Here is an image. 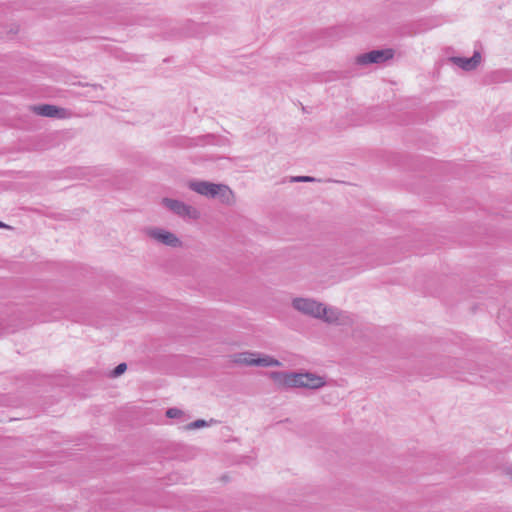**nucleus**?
Masks as SVG:
<instances>
[{
    "mask_svg": "<svg viewBox=\"0 0 512 512\" xmlns=\"http://www.w3.org/2000/svg\"><path fill=\"white\" fill-rule=\"evenodd\" d=\"M269 377L280 388H302L303 372L272 371Z\"/></svg>",
    "mask_w": 512,
    "mask_h": 512,
    "instance_id": "3",
    "label": "nucleus"
},
{
    "mask_svg": "<svg viewBox=\"0 0 512 512\" xmlns=\"http://www.w3.org/2000/svg\"><path fill=\"white\" fill-rule=\"evenodd\" d=\"M126 369H127L126 363H120L112 371V376L118 377V376L122 375L126 371Z\"/></svg>",
    "mask_w": 512,
    "mask_h": 512,
    "instance_id": "14",
    "label": "nucleus"
},
{
    "mask_svg": "<svg viewBox=\"0 0 512 512\" xmlns=\"http://www.w3.org/2000/svg\"><path fill=\"white\" fill-rule=\"evenodd\" d=\"M147 236H149L151 239L169 246L173 248H178L182 246V241L172 232L167 231L162 228H148L146 230Z\"/></svg>",
    "mask_w": 512,
    "mask_h": 512,
    "instance_id": "6",
    "label": "nucleus"
},
{
    "mask_svg": "<svg viewBox=\"0 0 512 512\" xmlns=\"http://www.w3.org/2000/svg\"><path fill=\"white\" fill-rule=\"evenodd\" d=\"M303 376H308L307 378L303 377L302 388L307 389H319L325 386L326 381L323 377L312 373V372H303Z\"/></svg>",
    "mask_w": 512,
    "mask_h": 512,
    "instance_id": "10",
    "label": "nucleus"
},
{
    "mask_svg": "<svg viewBox=\"0 0 512 512\" xmlns=\"http://www.w3.org/2000/svg\"><path fill=\"white\" fill-rule=\"evenodd\" d=\"M342 312L333 307H326L324 304H322V310H320V317L318 319L323 320L324 322L328 324H342L341 321Z\"/></svg>",
    "mask_w": 512,
    "mask_h": 512,
    "instance_id": "8",
    "label": "nucleus"
},
{
    "mask_svg": "<svg viewBox=\"0 0 512 512\" xmlns=\"http://www.w3.org/2000/svg\"><path fill=\"white\" fill-rule=\"evenodd\" d=\"M257 355L258 353L253 352L238 353L234 355L233 362L236 364H242L246 366H254V364H252L251 362L256 360Z\"/></svg>",
    "mask_w": 512,
    "mask_h": 512,
    "instance_id": "12",
    "label": "nucleus"
},
{
    "mask_svg": "<svg viewBox=\"0 0 512 512\" xmlns=\"http://www.w3.org/2000/svg\"><path fill=\"white\" fill-rule=\"evenodd\" d=\"M292 307L304 315L317 319L320 317L322 303L311 298L297 297L292 300Z\"/></svg>",
    "mask_w": 512,
    "mask_h": 512,
    "instance_id": "5",
    "label": "nucleus"
},
{
    "mask_svg": "<svg viewBox=\"0 0 512 512\" xmlns=\"http://www.w3.org/2000/svg\"><path fill=\"white\" fill-rule=\"evenodd\" d=\"M183 415V411L178 408H169L166 411V416L168 418H178Z\"/></svg>",
    "mask_w": 512,
    "mask_h": 512,
    "instance_id": "15",
    "label": "nucleus"
},
{
    "mask_svg": "<svg viewBox=\"0 0 512 512\" xmlns=\"http://www.w3.org/2000/svg\"><path fill=\"white\" fill-rule=\"evenodd\" d=\"M450 61L465 71L474 70L481 62V54L475 51L473 56L470 58L464 57H451Z\"/></svg>",
    "mask_w": 512,
    "mask_h": 512,
    "instance_id": "7",
    "label": "nucleus"
},
{
    "mask_svg": "<svg viewBox=\"0 0 512 512\" xmlns=\"http://www.w3.org/2000/svg\"><path fill=\"white\" fill-rule=\"evenodd\" d=\"M208 426V422L203 419L195 420L185 426L187 430L199 429Z\"/></svg>",
    "mask_w": 512,
    "mask_h": 512,
    "instance_id": "13",
    "label": "nucleus"
},
{
    "mask_svg": "<svg viewBox=\"0 0 512 512\" xmlns=\"http://www.w3.org/2000/svg\"><path fill=\"white\" fill-rule=\"evenodd\" d=\"M251 363L258 367H279L282 365L279 360L269 355H261L259 353L256 356V360Z\"/></svg>",
    "mask_w": 512,
    "mask_h": 512,
    "instance_id": "11",
    "label": "nucleus"
},
{
    "mask_svg": "<svg viewBox=\"0 0 512 512\" xmlns=\"http://www.w3.org/2000/svg\"><path fill=\"white\" fill-rule=\"evenodd\" d=\"M187 187L193 192L208 199H218L220 203L232 206L235 204V194L232 189L223 183H213L205 180H190Z\"/></svg>",
    "mask_w": 512,
    "mask_h": 512,
    "instance_id": "1",
    "label": "nucleus"
},
{
    "mask_svg": "<svg viewBox=\"0 0 512 512\" xmlns=\"http://www.w3.org/2000/svg\"><path fill=\"white\" fill-rule=\"evenodd\" d=\"M33 111L40 116L44 117H62L64 113L63 108H59L50 104H42L33 107Z\"/></svg>",
    "mask_w": 512,
    "mask_h": 512,
    "instance_id": "9",
    "label": "nucleus"
},
{
    "mask_svg": "<svg viewBox=\"0 0 512 512\" xmlns=\"http://www.w3.org/2000/svg\"><path fill=\"white\" fill-rule=\"evenodd\" d=\"M19 31V27L14 25V27L10 30L11 33L16 34Z\"/></svg>",
    "mask_w": 512,
    "mask_h": 512,
    "instance_id": "17",
    "label": "nucleus"
},
{
    "mask_svg": "<svg viewBox=\"0 0 512 512\" xmlns=\"http://www.w3.org/2000/svg\"><path fill=\"white\" fill-rule=\"evenodd\" d=\"M0 228H8V226L0 221Z\"/></svg>",
    "mask_w": 512,
    "mask_h": 512,
    "instance_id": "18",
    "label": "nucleus"
},
{
    "mask_svg": "<svg viewBox=\"0 0 512 512\" xmlns=\"http://www.w3.org/2000/svg\"><path fill=\"white\" fill-rule=\"evenodd\" d=\"M293 182H314L315 178L310 176H296L291 179Z\"/></svg>",
    "mask_w": 512,
    "mask_h": 512,
    "instance_id": "16",
    "label": "nucleus"
},
{
    "mask_svg": "<svg viewBox=\"0 0 512 512\" xmlns=\"http://www.w3.org/2000/svg\"><path fill=\"white\" fill-rule=\"evenodd\" d=\"M161 204L173 214L183 219L198 220L201 217V213L196 207L180 200L165 197L161 200Z\"/></svg>",
    "mask_w": 512,
    "mask_h": 512,
    "instance_id": "2",
    "label": "nucleus"
},
{
    "mask_svg": "<svg viewBox=\"0 0 512 512\" xmlns=\"http://www.w3.org/2000/svg\"><path fill=\"white\" fill-rule=\"evenodd\" d=\"M394 57V50L391 48L382 50H372L367 53L360 54L356 57L358 65L382 64Z\"/></svg>",
    "mask_w": 512,
    "mask_h": 512,
    "instance_id": "4",
    "label": "nucleus"
}]
</instances>
